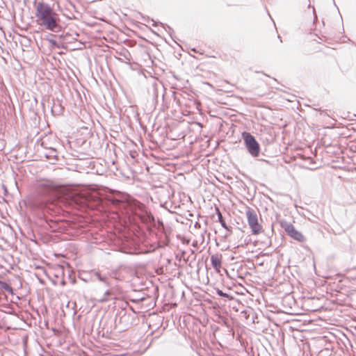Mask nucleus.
<instances>
[{
	"label": "nucleus",
	"mask_w": 356,
	"mask_h": 356,
	"mask_svg": "<svg viewBox=\"0 0 356 356\" xmlns=\"http://www.w3.org/2000/svg\"><path fill=\"white\" fill-rule=\"evenodd\" d=\"M218 218H219V221H220V222L221 223V225H222L224 228H225V229H227L228 228H227V225H226V223H225V220H223V218H222V216L221 213H220L219 211H218Z\"/></svg>",
	"instance_id": "nucleus-10"
},
{
	"label": "nucleus",
	"mask_w": 356,
	"mask_h": 356,
	"mask_svg": "<svg viewBox=\"0 0 356 356\" xmlns=\"http://www.w3.org/2000/svg\"><path fill=\"white\" fill-rule=\"evenodd\" d=\"M55 11L53 8L51 7L47 3L44 2H39L36 6V13L35 15L37 17V22L42 19L43 18L50 15L54 13Z\"/></svg>",
	"instance_id": "nucleus-4"
},
{
	"label": "nucleus",
	"mask_w": 356,
	"mask_h": 356,
	"mask_svg": "<svg viewBox=\"0 0 356 356\" xmlns=\"http://www.w3.org/2000/svg\"><path fill=\"white\" fill-rule=\"evenodd\" d=\"M284 229L287 234L294 240H296L299 242H304L305 241V238L303 234L298 231L293 225H286L284 227Z\"/></svg>",
	"instance_id": "nucleus-5"
},
{
	"label": "nucleus",
	"mask_w": 356,
	"mask_h": 356,
	"mask_svg": "<svg viewBox=\"0 0 356 356\" xmlns=\"http://www.w3.org/2000/svg\"><path fill=\"white\" fill-rule=\"evenodd\" d=\"M140 15L141 17V18L145 20L146 22H152V26H156L158 25H161L165 29L166 31H168V33H169V35L171 36V38H172V32L174 31L173 29L168 25L167 24H164L161 22H156L154 21L153 19H151L149 17H147V16H145L143 15L142 13H140Z\"/></svg>",
	"instance_id": "nucleus-6"
},
{
	"label": "nucleus",
	"mask_w": 356,
	"mask_h": 356,
	"mask_svg": "<svg viewBox=\"0 0 356 356\" xmlns=\"http://www.w3.org/2000/svg\"><path fill=\"white\" fill-rule=\"evenodd\" d=\"M59 38L63 39V42L66 43L71 42L74 40L72 35L69 33H61L59 35Z\"/></svg>",
	"instance_id": "nucleus-8"
},
{
	"label": "nucleus",
	"mask_w": 356,
	"mask_h": 356,
	"mask_svg": "<svg viewBox=\"0 0 356 356\" xmlns=\"http://www.w3.org/2000/svg\"><path fill=\"white\" fill-rule=\"evenodd\" d=\"M222 257L221 254H213L211 257V262L213 267L216 269L217 272L220 271V268L222 266Z\"/></svg>",
	"instance_id": "nucleus-7"
},
{
	"label": "nucleus",
	"mask_w": 356,
	"mask_h": 356,
	"mask_svg": "<svg viewBox=\"0 0 356 356\" xmlns=\"http://www.w3.org/2000/svg\"><path fill=\"white\" fill-rule=\"evenodd\" d=\"M38 24L45 29L52 32L58 33L62 29L60 19L56 12L40 20L38 22Z\"/></svg>",
	"instance_id": "nucleus-1"
},
{
	"label": "nucleus",
	"mask_w": 356,
	"mask_h": 356,
	"mask_svg": "<svg viewBox=\"0 0 356 356\" xmlns=\"http://www.w3.org/2000/svg\"><path fill=\"white\" fill-rule=\"evenodd\" d=\"M318 33H320V31L317 30L316 29H315L313 31V34L316 35L318 38H320L321 40H323V39L318 36Z\"/></svg>",
	"instance_id": "nucleus-11"
},
{
	"label": "nucleus",
	"mask_w": 356,
	"mask_h": 356,
	"mask_svg": "<svg viewBox=\"0 0 356 356\" xmlns=\"http://www.w3.org/2000/svg\"><path fill=\"white\" fill-rule=\"evenodd\" d=\"M47 40H48L49 43L50 44L51 47L53 48L57 47L60 48L63 47V44H61L59 42H58L56 40L49 38H47Z\"/></svg>",
	"instance_id": "nucleus-9"
},
{
	"label": "nucleus",
	"mask_w": 356,
	"mask_h": 356,
	"mask_svg": "<svg viewBox=\"0 0 356 356\" xmlns=\"http://www.w3.org/2000/svg\"><path fill=\"white\" fill-rule=\"evenodd\" d=\"M242 138L250 154L253 156H257L259 153V145L254 137L250 133L245 131L242 134Z\"/></svg>",
	"instance_id": "nucleus-3"
},
{
	"label": "nucleus",
	"mask_w": 356,
	"mask_h": 356,
	"mask_svg": "<svg viewBox=\"0 0 356 356\" xmlns=\"http://www.w3.org/2000/svg\"><path fill=\"white\" fill-rule=\"evenodd\" d=\"M277 38H278V39H280V42H282V41L281 36H280V35H277Z\"/></svg>",
	"instance_id": "nucleus-12"
},
{
	"label": "nucleus",
	"mask_w": 356,
	"mask_h": 356,
	"mask_svg": "<svg viewBox=\"0 0 356 356\" xmlns=\"http://www.w3.org/2000/svg\"><path fill=\"white\" fill-rule=\"evenodd\" d=\"M246 217L248 225L254 235L261 234L263 231L261 225L259 222L257 213L251 208L246 210Z\"/></svg>",
	"instance_id": "nucleus-2"
}]
</instances>
